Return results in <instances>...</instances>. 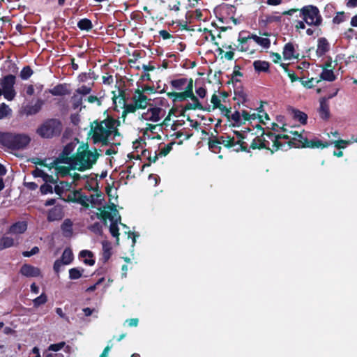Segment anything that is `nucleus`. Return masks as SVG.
I'll list each match as a JSON object with an SVG mask.
<instances>
[{
    "label": "nucleus",
    "instance_id": "52",
    "mask_svg": "<svg viewBox=\"0 0 357 357\" xmlns=\"http://www.w3.org/2000/svg\"><path fill=\"white\" fill-rule=\"evenodd\" d=\"M314 78L312 77L310 79H308L307 80H304V77L300 78V82L301 84L306 89H312L314 86Z\"/></svg>",
    "mask_w": 357,
    "mask_h": 357
},
{
    "label": "nucleus",
    "instance_id": "61",
    "mask_svg": "<svg viewBox=\"0 0 357 357\" xmlns=\"http://www.w3.org/2000/svg\"><path fill=\"white\" fill-rule=\"evenodd\" d=\"M349 142L340 139L334 142L335 146L338 149H344L346 147V145L349 144Z\"/></svg>",
    "mask_w": 357,
    "mask_h": 357
},
{
    "label": "nucleus",
    "instance_id": "13",
    "mask_svg": "<svg viewBox=\"0 0 357 357\" xmlns=\"http://www.w3.org/2000/svg\"><path fill=\"white\" fill-rule=\"evenodd\" d=\"M123 24H117L116 26H114V24H109V25L106 26H102L100 24H93V31L98 34L103 35L106 33L108 35L112 34L111 31L116 27H119V29L124 30V26H123Z\"/></svg>",
    "mask_w": 357,
    "mask_h": 357
},
{
    "label": "nucleus",
    "instance_id": "59",
    "mask_svg": "<svg viewBox=\"0 0 357 357\" xmlns=\"http://www.w3.org/2000/svg\"><path fill=\"white\" fill-rule=\"evenodd\" d=\"M195 107H197L196 105H193V103H191V102H188L187 103L183 108V109L181 110V113H180V116H185V113L186 111L188 110H195L197 109L195 108Z\"/></svg>",
    "mask_w": 357,
    "mask_h": 357
},
{
    "label": "nucleus",
    "instance_id": "50",
    "mask_svg": "<svg viewBox=\"0 0 357 357\" xmlns=\"http://www.w3.org/2000/svg\"><path fill=\"white\" fill-rule=\"evenodd\" d=\"M241 70V66H238V65H236L234 68V71H233V73H232V77H231V79H232V82H240L239 79H238L237 78H236V77H243V74L240 71Z\"/></svg>",
    "mask_w": 357,
    "mask_h": 357
},
{
    "label": "nucleus",
    "instance_id": "48",
    "mask_svg": "<svg viewBox=\"0 0 357 357\" xmlns=\"http://www.w3.org/2000/svg\"><path fill=\"white\" fill-rule=\"evenodd\" d=\"M349 19V15L344 12L337 13L336 16L333 19V22H341L343 21H347Z\"/></svg>",
    "mask_w": 357,
    "mask_h": 357
},
{
    "label": "nucleus",
    "instance_id": "6",
    "mask_svg": "<svg viewBox=\"0 0 357 357\" xmlns=\"http://www.w3.org/2000/svg\"><path fill=\"white\" fill-rule=\"evenodd\" d=\"M16 83V76L8 74L0 78V96H3L8 101L14 100L16 91L14 86Z\"/></svg>",
    "mask_w": 357,
    "mask_h": 357
},
{
    "label": "nucleus",
    "instance_id": "36",
    "mask_svg": "<svg viewBox=\"0 0 357 357\" xmlns=\"http://www.w3.org/2000/svg\"><path fill=\"white\" fill-rule=\"evenodd\" d=\"M252 39H253L257 44L262 46L264 48H268L271 45V41L267 38H261L257 35H252Z\"/></svg>",
    "mask_w": 357,
    "mask_h": 357
},
{
    "label": "nucleus",
    "instance_id": "26",
    "mask_svg": "<svg viewBox=\"0 0 357 357\" xmlns=\"http://www.w3.org/2000/svg\"><path fill=\"white\" fill-rule=\"evenodd\" d=\"M289 137L287 135H284V134L277 135V136L275 137L274 144L272 145L273 150H271V153H273L274 152L277 151L278 150L282 149V147L284 146V144L280 141V139H289Z\"/></svg>",
    "mask_w": 357,
    "mask_h": 357
},
{
    "label": "nucleus",
    "instance_id": "12",
    "mask_svg": "<svg viewBox=\"0 0 357 357\" xmlns=\"http://www.w3.org/2000/svg\"><path fill=\"white\" fill-rule=\"evenodd\" d=\"M27 229V222L25 221H17L12 224L8 229L6 234L20 235L24 234Z\"/></svg>",
    "mask_w": 357,
    "mask_h": 357
},
{
    "label": "nucleus",
    "instance_id": "3",
    "mask_svg": "<svg viewBox=\"0 0 357 357\" xmlns=\"http://www.w3.org/2000/svg\"><path fill=\"white\" fill-rule=\"evenodd\" d=\"M63 126L59 119L49 118L45 119L36 129V133L43 139H52L59 137Z\"/></svg>",
    "mask_w": 357,
    "mask_h": 357
},
{
    "label": "nucleus",
    "instance_id": "24",
    "mask_svg": "<svg viewBox=\"0 0 357 357\" xmlns=\"http://www.w3.org/2000/svg\"><path fill=\"white\" fill-rule=\"evenodd\" d=\"M119 221H121V216L119 215L118 218H116L114 220L111 222L109 226V231L112 236L116 238L117 243L119 241V229L118 227Z\"/></svg>",
    "mask_w": 357,
    "mask_h": 357
},
{
    "label": "nucleus",
    "instance_id": "45",
    "mask_svg": "<svg viewBox=\"0 0 357 357\" xmlns=\"http://www.w3.org/2000/svg\"><path fill=\"white\" fill-rule=\"evenodd\" d=\"M175 143L176 142L174 141H173V142L169 143L168 144L165 145L163 148H162L160 149V151L158 153V155L160 156L167 155L169 153V152L172 151L173 145H174Z\"/></svg>",
    "mask_w": 357,
    "mask_h": 357
},
{
    "label": "nucleus",
    "instance_id": "14",
    "mask_svg": "<svg viewBox=\"0 0 357 357\" xmlns=\"http://www.w3.org/2000/svg\"><path fill=\"white\" fill-rule=\"evenodd\" d=\"M20 273L27 278L38 277L40 275V268L32 265L24 264L22 266Z\"/></svg>",
    "mask_w": 357,
    "mask_h": 357
},
{
    "label": "nucleus",
    "instance_id": "1",
    "mask_svg": "<svg viewBox=\"0 0 357 357\" xmlns=\"http://www.w3.org/2000/svg\"><path fill=\"white\" fill-rule=\"evenodd\" d=\"M103 120L96 119L90 123V130L87 134L88 139H91L93 144H100L102 146L110 144V128Z\"/></svg>",
    "mask_w": 357,
    "mask_h": 357
},
{
    "label": "nucleus",
    "instance_id": "31",
    "mask_svg": "<svg viewBox=\"0 0 357 357\" xmlns=\"http://www.w3.org/2000/svg\"><path fill=\"white\" fill-rule=\"evenodd\" d=\"M161 111L162 109L157 107L148 109V112L151 113V116L149 118V121L153 122L159 121L160 119V114Z\"/></svg>",
    "mask_w": 357,
    "mask_h": 357
},
{
    "label": "nucleus",
    "instance_id": "60",
    "mask_svg": "<svg viewBox=\"0 0 357 357\" xmlns=\"http://www.w3.org/2000/svg\"><path fill=\"white\" fill-rule=\"evenodd\" d=\"M39 252V248L37 246H34L30 251H24L22 255L25 257H30L32 255L38 254Z\"/></svg>",
    "mask_w": 357,
    "mask_h": 357
},
{
    "label": "nucleus",
    "instance_id": "51",
    "mask_svg": "<svg viewBox=\"0 0 357 357\" xmlns=\"http://www.w3.org/2000/svg\"><path fill=\"white\" fill-rule=\"evenodd\" d=\"M55 168L57 170V172L61 175V176H68V175H71L70 174V169H72L70 168V167L56 166Z\"/></svg>",
    "mask_w": 357,
    "mask_h": 357
},
{
    "label": "nucleus",
    "instance_id": "8",
    "mask_svg": "<svg viewBox=\"0 0 357 357\" xmlns=\"http://www.w3.org/2000/svg\"><path fill=\"white\" fill-rule=\"evenodd\" d=\"M75 149V145L73 143L70 142L64 146L63 151L59 154V158L54 160L52 163L51 166L49 167V169H52L58 163H65L70 165V168L73 169H75L76 167H75L73 162H75V155H70L72 152Z\"/></svg>",
    "mask_w": 357,
    "mask_h": 357
},
{
    "label": "nucleus",
    "instance_id": "58",
    "mask_svg": "<svg viewBox=\"0 0 357 357\" xmlns=\"http://www.w3.org/2000/svg\"><path fill=\"white\" fill-rule=\"evenodd\" d=\"M128 114L135 113L138 109L135 103L126 104L125 106L121 107Z\"/></svg>",
    "mask_w": 357,
    "mask_h": 357
},
{
    "label": "nucleus",
    "instance_id": "21",
    "mask_svg": "<svg viewBox=\"0 0 357 357\" xmlns=\"http://www.w3.org/2000/svg\"><path fill=\"white\" fill-rule=\"evenodd\" d=\"M329 50V44L327 40L324 38H320L318 40V45L317 49V53L322 56L325 54Z\"/></svg>",
    "mask_w": 357,
    "mask_h": 357
},
{
    "label": "nucleus",
    "instance_id": "33",
    "mask_svg": "<svg viewBox=\"0 0 357 357\" xmlns=\"http://www.w3.org/2000/svg\"><path fill=\"white\" fill-rule=\"evenodd\" d=\"M310 27L307 29L306 33L308 36H313L314 38L319 36L321 34V29L319 27L320 24H308Z\"/></svg>",
    "mask_w": 357,
    "mask_h": 357
},
{
    "label": "nucleus",
    "instance_id": "63",
    "mask_svg": "<svg viewBox=\"0 0 357 357\" xmlns=\"http://www.w3.org/2000/svg\"><path fill=\"white\" fill-rule=\"evenodd\" d=\"M43 180L45 182V183H56L57 181V178H54L52 175H49L45 173L44 176L42 178Z\"/></svg>",
    "mask_w": 357,
    "mask_h": 357
},
{
    "label": "nucleus",
    "instance_id": "37",
    "mask_svg": "<svg viewBox=\"0 0 357 357\" xmlns=\"http://www.w3.org/2000/svg\"><path fill=\"white\" fill-rule=\"evenodd\" d=\"M188 98H190L193 102V105H196L197 107H195V108L197 109H199V110H202V111H207V112H210L211 111V107L210 106H208V107H204L202 103L199 102V99L197 98V97L196 96H195L194 93H192L190 95H189V97Z\"/></svg>",
    "mask_w": 357,
    "mask_h": 357
},
{
    "label": "nucleus",
    "instance_id": "49",
    "mask_svg": "<svg viewBox=\"0 0 357 357\" xmlns=\"http://www.w3.org/2000/svg\"><path fill=\"white\" fill-rule=\"evenodd\" d=\"M234 94L238 98V99L242 102V103H245L247 101V94L241 89H235Z\"/></svg>",
    "mask_w": 357,
    "mask_h": 357
},
{
    "label": "nucleus",
    "instance_id": "4",
    "mask_svg": "<svg viewBox=\"0 0 357 357\" xmlns=\"http://www.w3.org/2000/svg\"><path fill=\"white\" fill-rule=\"evenodd\" d=\"M100 154L97 152V149L94 148V152L89 150H82L77 151L75 155V162H73L75 169L79 172H84L86 169L92 168L98 159Z\"/></svg>",
    "mask_w": 357,
    "mask_h": 357
},
{
    "label": "nucleus",
    "instance_id": "35",
    "mask_svg": "<svg viewBox=\"0 0 357 357\" xmlns=\"http://www.w3.org/2000/svg\"><path fill=\"white\" fill-rule=\"evenodd\" d=\"M188 79L186 78H179V79H175L170 82L171 86L176 89V90H181L183 89V86L187 84Z\"/></svg>",
    "mask_w": 357,
    "mask_h": 357
},
{
    "label": "nucleus",
    "instance_id": "18",
    "mask_svg": "<svg viewBox=\"0 0 357 357\" xmlns=\"http://www.w3.org/2000/svg\"><path fill=\"white\" fill-rule=\"evenodd\" d=\"M49 92L54 96H65L70 93L67 84H59L54 88L50 89Z\"/></svg>",
    "mask_w": 357,
    "mask_h": 357
},
{
    "label": "nucleus",
    "instance_id": "62",
    "mask_svg": "<svg viewBox=\"0 0 357 357\" xmlns=\"http://www.w3.org/2000/svg\"><path fill=\"white\" fill-rule=\"evenodd\" d=\"M119 97V102L121 105H122L121 107L125 106L127 104L126 94L125 91L120 90Z\"/></svg>",
    "mask_w": 357,
    "mask_h": 357
},
{
    "label": "nucleus",
    "instance_id": "29",
    "mask_svg": "<svg viewBox=\"0 0 357 357\" xmlns=\"http://www.w3.org/2000/svg\"><path fill=\"white\" fill-rule=\"evenodd\" d=\"M74 259L73 251L70 248H66L61 255L60 260H61L65 265L70 264Z\"/></svg>",
    "mask_w": 357,
    "mask_h": 357
},
{
    "label": "nucleus",
    "instance_id": "20",
    "mask_svg": "<svg viewBox=\"0 0 357 357\" xmlns=\"http://www.w3.org/2000/svg\"><path fill=\"white\" fill-rule=\"evenodd\" d=\"M253 67L258 73L261 72L267 73L269 71L270 63L266 61L256 60L253 62Z\"/></svg>",
    "mask_w": 357,
    "mask_h": 357
},
{
    "label": "nucleus",
    "instance_id": "27",
    "mask_svg": "<svg viewBox=\"0 0 357 357\" xmlns=\"http://www.w3.org/2000/svg\"><path fill=\"white\" fill-rule=\"evenodd\" d=\"M293 117L295 120L299 121L302 125H305L307 121V115L298 109H292Z\"/></svg>",
    "mask_w": 357,
    "mask_h": 357
},
{
    "label": "nucleus",
    "instance_id": "25",
    "mask_svg": "<svg viewBox=\"0 0 357 357\" xmlns=\"http://www.w3.org/2000/svg\"><path fill=\"white\" fill-rule=\"evenodd\" d=\"M294 47L292 43H288L285 44L283 50V57L284 59H291L292 58H297L294 56Z\"/></svg>",
    "mask_w": 357,
    "mask_h": 357
},
{
    "label": "nucleus",
    "instance_id": "42",
    "mask_svg": "<svg viewBox=\"0 0 357 357\" xmlns=\"http://www.w3.org/2000/svg\"><path fill=\"white\" fill-rule=\"evenodd\" d=\"M181 30H186L189 31H202V29L199 25H191V24H178Z\"/></svg>",
    "mask_w": 357,
    "mask_h": 357
},
{
    "label": "nucleus",
    "instance_id": "56",
    "mask_svg": "<svg viewBox=\"0 0 357 357\" xmlns=\"http://www.w3.org/2000/svg\"><path fill=\"white\" fill-rule=\"evenodd\" d=\"M40 190L41 194H43V195H47L48 193L53 192V188H52V185H50L48 183L43 184L40 188Z\"/></svg>",
    "mask_w": 357,
    "mask_h": 357
},
{
    "label": "nucleus",
    "instance_id": "41",
    "mask_svg": "<svg viewBox=\"0 0 357 357\" xmlns=\"http://www.w3.org/2000/svg\"><path fill=\"white\" fill-rule=\"evenodd\" d=\"M47 301V296L45 293H42L39 296L33 300L34 307H38L41 305L46 303Z\"/></svg>",
    "mask_w": 357,
    "mask_h": 357
},
{
    "label": "nucleus",
    "instance_id": "15",
    "mask_svg": "<svg viewBox=\"0 0 357 357\" xmlns=\"http://www.w3.org/2000/svg\"><path fill=\"white\" fill-rule=\"evenodd\" d=\"M300 142L302 143L303 148H326L329 145V143L327 142H323L319 139L310 140L306 137H303V139H300Z\"/></svg>",
    "mask_w": 357,
    "mask_h": 357
},
{
    "label": "nucleus",
    "instance_id": "11",
    "mask_svg": "<svg viewBox=\"0 0 357 357\" xmlns=\"http://www.w3.org/2000/svg\"><path fill=\"white\" fill-rule=\"evenodd\" d=\"M64 217L63 208L61 205H55L48 211L47 220L48 222L61 220Z\"/></svg>",
    "mask_w": 357,
    "mask_h": 357
},
{
    "label": "nucleus",
    "instance_id": "46",
    "mask_svg": "<svg viewBox=\"0 0 357 357\" xmlns=\"http://www.w3.org/2000/svg\"><path fill=\"white\" fill-rule=\"evenodd\" d=\"M89 229L92 232L100 235L102 232V227L101 224L98 222H96L93 223V225H90Z\"/></svg>",
    "mask_w": 357,
    "mask_h": 357
},
{
    "label": "nucleus",
    "instance_id": "54",
    "mask_svg": "<svg viewBox=\"0 0 357 357\" xmlns=\"http://www.w3.org/2000/svg\"><path fill=\"white\" fill-rule=\"evenodd\" d=\"M266 145L264 143H260L257 140V137L251 142L250 146L248 147L250 149H264Z\"/></svg>",
    "mask_w": 357,
    "mask_h": 357
},
{
    "label": "nucleus",
    "instance_id": "22",
    "mask_svg": "<svg viewBox=\"0 0 357 357\" xmlns=\"http://www.w3.org/2000/svg\"><path fill=\"white\" fill-rule=\"evenodd\" d=\"M61 229L65 237H70L73 235V222L70 219H66L61 224Z\"/></svg>",
    "mask_w": 357,
    "mask_h": 357
},
{
    "label": "nucleus",
    "instance_id": "40",
    "mask_svg": "<svg viewBox=\"0 0 357 357\" xmlns=\"http://www.w3.org/2000/svg\"><path fill=\"white\" fill-rule=\"evenodd\" d=\"M83 272V268L80 270L78 268H72L69 270V278L70 280H77L82 277Z\"/></svg>",
    "mask_w": 357,
    "mask_h": 357
},
{
    "label": "nucleus",
    "instance_id": "28",
    "mask_svg": "<svg viewBox=\"0 0 357 357\" xmlns=\"http://www.w3.org/2000/svg\"><path fill=\"white\" fill-rule=\"evenodd\" d=\"M333 68H332L331 69L324 68L320 75L321 79L328 82L335 81L336 79V76L334 74Z\"/></svg>",
    "mask_w": 357,
    "mask_h": 357
},
{
    "label": "nucleus",
    "instance_id": "9",
    "mask_svg": "<svg viewBox=\"0 0 357 357\" xmlns=\"http://www.w3.org/2000/svg\"><path fill=\"white\" fill-rule=\"evenodd\" d=\"M89 197L85 195H83L81 192V190H74L70 192L68 195L67 198L65 199V201L67 202L79 204L84 208L89 207Z\"/></svg>",
    "mask_w": 357,
    "mask_h": 357
},
{
    "label": "nucleus",
    "instance_id": "43",
    "mask_svg": "<svg viewBox=\"0 0 357 357\" xmlns=\"http://www.w3.org/2000/svg\"><path fill=\"white\" fill-rule=\"evenodd\" d=\"M105 120V123H107L110 129L114 127L118 128L121 126V121L119 119H114L112 116L107 115Z\"/></svg>",
    "mask_w": 357,
    "mask_h": 357
},
{
    "label": "nucleus",
    "instance_id": "10",
    "mask_svg": "<svg viewBox=\"0 0 357 357\" xmlns=\"http://www.w3.org/2000/svg\"><path fill=\"white\" fill-rule=\"evenodd\" d=\"M226 141V135H220L219 137L213 136L210 138L208 140V148L209 149L215 153H218L220 152L222 148L220 144H223L225 147L226 142H223Z\"/></svg>",
    "mask_w": 357,
    "mask_h": 357
},
{
    "label": "nucleus",
    "instance_id": "38",
    "mask_svg": "<svg viewBox=\"0 0 357 357\" xmlns=\"http://www.w3.org/2000/svg\"><path fill=\"white\" fill-rule=\"evenodd\" d=\"M98 210L100 211V213H97L96 214V216L98 219H100L101 220H105V219H109L111 222L112 220H114V216L112 215V213L109 211L101 210L100 208H98Z\"/></svg>",
    "mask_w": 357,
    "mask_h": 357
},
{
    "label": "nucleus",
    "instance_id": "47",
    "mask_svg": "<svg viewBox=\"0 0 357 357\" xmlns=\"http://www.w3.org/2000/svg\"><path fill=\"white\" fill-rule=\"evenodd\" d=\"M91 91V87L86 85H82L75 90V93L79 95L85 96L89 94Z\"/></svg>",
    "mask_w": 357,
    "mask_h": 357
},
{
    "label": "nucleus",
    "instance_id": "23",
    "mask_svg": "<svg viewBox=\"0 0 357 357\" xmlns=\"http://www.w3.org/2000/svg\"><path fill=\"white\" fill-rule=\"evenodd\" d=\"M15 245V240L13 238L3 235L0 238V250L11 248Z\"/></svg>",
    "mask_w": 357,
    "mask_h": 357
},
{
    "label": "nucleus",
    "instance_id": "32",
    "mask_svg": "<svg viewBox=\"0 0 357 357\" xmlns=\"http://www.w3.org/2000/svg\"><path fill=\"white\" fill-rule=\"evenodd\" d=\"M102 258L104 261H107L112 256V247L109 242H102Z\"/></svg>",
    "mask_w": 357,
    "mask_h": 357
},
{
    "label": "nucleus",
    "instance_id": "16",
    "mask_svg": "<svg viewBox=\"0 0 357 357\" xmlns=\"http://www.w3.org/2000/svg\"><path fill=\"white\" fill-rule=\"evenodd\" d=\"M44 101L38 99L34 105H27L23 108V113L26 116H31L38 114L42 109Z\"/></svg>",
    "mask_w": 357,
    "mask_h": 357
},
{
    "label": "nucleus",
    "instance_id": "17",
    "mask_svg": "<svg viewBox=\"0 0 357 357\" xmlns=\"http://www.w3.org/2000/svg\"><path fill=\"white\" fill-rule=\"evenodd\" d=\"M318 112L320 118L323 120L326 121L331 116L329 104L325 97H322L319 100V108Z\"/></svg>",
    "mask_w": 357,
    "mask_h": 357
},
{
    "label": "nucleus",
    "instance_id": "30",
    "mask_svg": "<svg viewBox=\"0 0 357 357\" xmlns=\"http://www.w3.org/2000/svg\"><path fill=\"white\" fill-rule=\"evenodd\" d=\"M71 102H72V108L75 110L78 109L80 112L82 107H85V106L82 107V97L75 92L73 96L71 97Z\"/></svg>",
    "mask_w": 357,
    "mask_h": 357
},
{
    "label": "nucleus",
    "instance_id": "2",
    "mask_svg": "<svg viewBox=\"0 0 357 357\" xmlns=\"http://www.w3.org/2000/svg\"><path fill=\"white\" fill-rule=\"evenodd\" d=\"M30 142V137L24 133L0 132V144L13 151L24 149Z\"/></svg>",
    "mask_w": 357,
    "mask_h": 357
},
{
    "label": "nucleus",
    "instance_id": "44",
    "mask_svg": "<svg viewBox=\"0 0 357 357\" xmlns=\"http://www.w3.org/2000/svg\"><path fill=\"white\" fill-rule=\"evenodd\" d=\"M211 102L213 104V109L220 108L222 107V109H225V105L221 104L220 100L216 94H213L211 96Z\"/></svg>",
    "mask_w": 357,
    "mask_h": 357
},
{
    "label": "nucleus",
    "instance_id": "34",
    "mask_svg": "<svg viewBox=\"0 0 357 357\" xmlns=\"http://www.w3.org/2000/svg\"><path fill=\"white\" fill-rule=\"evenodd\" d=\"M12 114V109L5 102L0 104V120L7 118Z\"/></svg>",
    "mask_w": 357,
    "mask_h": 357
},
{
    "label": "nucleus",
    "instance_id": "64",
    "mask_svg": "<svg viewBox=\"0 0 357 357\" xmlns=\"http://www.w3.org/2000/svg\"><path fill=\"white\" fill-rule=\"evenodd\" d=\"M63 265H65V264L61 260H60L59 259H56L54 261V266H53V269H54V272L58 274L60 272L61 267Z\"/></svg>",
    "mask_w": 357,
    "mask_h": 357
},
{
    "label": "nucleus",
    "instance_id": "57",
    "mask_svg": "<svg viewBox=\"0 0 357 357\" xmlns=\"http://www.w3.org/2000/svg\"><path fill=\"white\" fill-rule=\"evenodd\" d=\"M66 343L65 342H61L56 344H52L49 346L48 350L49 351H58L60 349H63L65 346Z\"/></svg>",
    "mask_w": 357,
    "mask_h": 357
},
{
    "label": "nucleus",
    "instance_id": "53",
    "mask_svg": "<svg viewBox=\"0 0 357 357\" xmlns=\"http://www.w3.org/2000/svg\"><path fill=\"white\" fill-rule=\"evenodd\" d=\"M230 120L234 121L235 124H236L237 126H239L243 123L241 119V114L238 111H236L233 114L230 113Z\"/></svg>",
    "mask_w": 357,
    "mask_h": 357
},
{
    "label": "nucleus",
    "instance_id": "19",
    "mask_svg": "<svg viewBox=\"0 0 357 357\" xmlns=\"http://www.w3.org/2000/svg\"><path fill=\"white\" fill-rule=\"evenodd\" d=\"M167 96L169 98H172V101L174 102H183L184 100H186L189 95L185 91L182 92H167Z\"/></svg>",
    "mask_w": 357,
    "mask_h": 357
},
{
    "label": "nucleus",
    "instance_id": "55",
    "mask_svg": "<svg viewBox=\"0 0 357 357\" xmlns=\"http://www.w3.org/2000/svg\"><path fill=\"white\" fill-rule=\"evenodd\" d=\"M132 100L138 109H146L148 105V103H145L144 101L139 100L138 98H136V96L132 97Z\"/></svg>",
    "mask_w": 357,
    "mask_h": 357
},
{
    "label": "nucleus",
    "instance_id": "5",
    "mask_svg": "<svg viewBox=\"0 0 357 357\" xmlns=\"http://www.w3.org/2000/svg\"><path fill=\"white\" fill-rule=\"evenodd\" d=\"M294 13H298L305 22H320L321 16L319 9L314 6L309 5L303 7L302 9H290L288 11L283 12V15H292Z\"/></svg>",
    "mask_w": 357,
    "mask_h": 357
},
{
    "label": "nucleus",
    "instance_id": "7",
    "mask_svg": "<svg viewBox=\"0 0 357 357\" xmlns=\"http://www.w3.org/2000/svg\"><path fill=\"white\" fill-rule=\"evenodd\" d=\"M234 133L236 136L237 140L235 139L234 137L226 135L227 140L225 141V142H226L225 147L229 149H232L233 151L237 153L240 151L250 153L248 145L244 141L245 139V134L238 130H234ZM222 141L224 142V140Z\"/></svg>",
    "mask_w": 357,
    "mask_h": 357
},
{
    "label": "nucleus",
    "instance_id": "39",
    "mask_svg": "<svg viewBox=\"0 0 357 357\" xmlns=\"http://www.w3.org/2000/svg\"><path fill=\"white\" fill-rule=\"evenodd\" d=\"M33 74V70L29 66H24L20 71V78L23 80H27Z\"/></svg>",
    "mask_w": 357,
    "mask_h": 357
}]
</instances>
